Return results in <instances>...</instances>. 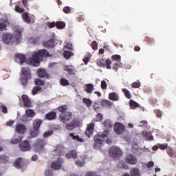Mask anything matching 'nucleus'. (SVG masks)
I'll return each mask as SVG.
<instances>
[{"mask_svg": "<svg viewBox=\"0 0 176 176\" xmlns=\"http://www.w3.org/2000/svg\"><path fill=\"white\" fill-rule=\"evenodd\" d=\"M23 34V29L18 28L14 31V35L12 34L6 33L2 36L3 43L6 45H12V43H19L21 42V34Z\"/></svg>", "mask_w": 176, "mask_h": 176, "instance_id": "obj_1", "label": "nucleus"}, {"mask_svg": "<svg viewBox=\"0 0 176 176\" xmlns=\"http://www.w3.org/2000/svg\"><path fill=\"white\" fill-rule=\"evenodd\" d=\"M47 57H52V54L49 53V51L45 49L40 50L32 54L30 61L36 67V65H39L40 61H43V58H47Z\"/></svg>", "mask_w": 176, "mask_h": 176, "instance_id": "obj_2", "label": "nucleus"}, {"mask_svg": "<svg viewBox=\"0 0 176 176\" xmlns=\"http://www.w3.org/2000/svg\"><path fill=\"white\" fill-rule=\"evenodd\" d=\"M109 155L115 160H118L123 156V151L119 147L113 146L109 149Z\"/></svg>", "mask_w": 176, "mask_h": 176, "instance_id": "obj_3", "label": "nucleus"}, {"mask_svg": "<svg viewBox=\"0 0 176 176\" xmlns=\"http://www.w3.org/2000/svg\"><path fill=\"white\" fill-rule=\"evenodd\" d=\"M46 145V141L43 139H37L34 144V152H41Z\"/></svg>", "mask_w": 176, "mask_h": 176, "instance_id": "obj_4", "label": "nucleus"}, {"mask_svg": "<svg viewBox=\"0 0 176 176\" xmlns=\"http://www.w3.org/2000/svg\"><path fill=\"white\" fill-rule=\"evenodd\" d=\"M125 162L127 164H131V166H135L138 163V160L137 157L133 154H127L125 157Z\"/></svg>", "mask_w": 176, "mask_h": 176, "instance_id": "obj_5", "label": "nucleus"}, {"mask_svg": "<svg viewBox=\"0 0 176 176\" xmlns=\"http://www.w3.org/2000/svg\"><path fill=\"white\" fill-rule=\"evenodd\" d=\"M59 118L60 119V122L62 123H67V122H69L72 119V113L69 111H67L65 113H61L59 116Z\"/></svg>", "mask_w": 176, "mask_h": 176, "instance_id": "obj_6", "label": "nucleus"}, {"mask_svg": "<svg viewBox=\"0 0 176 176\" xmlns=\"http://www.w3.org/2000/svg\"><path fill=\"white\" fill-rule=\"evenodd\" d=\"M19 146L20 151L22 152H28V151H31V144H30V142H28L27 140L21 142Z\"/></svg>", "mask_w": 176, "mask_h": 176, "instance_id": "obj_7", "label": "nucleus"}, {"mask_svg": "<svg viewBox=\"0 0 176 176\" xmlns=\"http://www.w3.org/2000/svg\"><path fill=\"white\" fill-rule=\"evenodd\" d=\"M97 64L99 67H105L106 64V67L107 68V69H111V64H112V61L111 60V59H107L106 61L104 59H100L97 61Z\"/></svg>", "mask_w": 176, "mask_h": 176, "instance_id": "obj_8", "label": "nucleus"}, {"mask_svg": "<svg viewBox=\"0 0 176 176\" xmlns=\"http://www.w3.org/2000/svg\"><path fill=\"white\" fill-rule=\"evenodd\" d=\"M63 163H64V160L61 157H58L56 161L51 163V168H53V170H60Z\"/></svg>", "mask_w": 176, "mask_h": 176, "instance_id": "obj_9", "label": "nucleus"}, {"mask_svg": "<svg viewBox=\"0 0 176 176\" xmlns=\"http://www.w3.org/2000/svg\"><path fill=\"white\" fill-rule=\"evenodd\" d=\"M126 130L124 125L120 122H117L114 124V131L116 134H122Z\"/></svg>", "mask_w": 176, "mask_h": 176, "instance_id": "obj_10", "label": "nucleus"}, {"mask_svg": "<svg viewBox=\"0 0 176 176\" xmlns=\"http://www.w3.org/2000/svg\"><path fill=\"white\" fill-rule=\"evenodd\" d=\"M80 122L78 119L74 118L70 124H67L65 126L66 130H74V127H78L80 124Z\"/></svg>", "mask_w": 176, "mask_h": 176, "instance_id": "obj_11", "label": "nucleus"}, {"mask_svg": "<svg viewBox=\"0 0 176 176\" xmlns=\"http://www.w3.org/2000/svg\"><path fill=\"white\" fill-rule=\"evenodd\" d=\"M26 57L25 55L22 54H16L14 60L16 63H19V64H23L25 62Z\"/></svg>", "mask_w": 176, "mask_h": 176, "instance_id": "obj_12", "label": "nucleus"}, {"mask_svg": "<svg viewBox=\"0 0 176 176\" xmlns=\"http://www.w3.org/2000/svg\"><path fill=\"white\" fill-rule=\"evenodd\" d=\"M93 133H94V124L91 123L87 125L85 134L90 138V136L93 135Z\"/></svg>", "mask_w": 176, "mask_h": 176, "instance_id": "obj_13", "label": "nucleus"}, {"mask_svg": "<svg viewBox=\"0 0 176 176\" xmlns=\"http://www.w3.org/2000/svg\"><path fill=\"white\" fill-rule=\"evenodd\" d=\"M100 136H98L97 135L94 138V141H95V143L94 144V148H99V149L102 146V140L100 139Z\"/></svg>", "mask_w": 176, "mask_h": 176, "instance_id": "obj_14", "label": "nucleus"}, {"mask_svg": "<svg viewBox=\"0 0 176 176\" xmlns=\"http://www.w3.org/2000/svg\"><path fill=\"white\" fill-rule=\"evenodd\" d=\"M21 99L23 103L24 107L26 108H30L31 107V100L27 95H22Z\"/></svg>", "mask_w": 176, "mask_h": 176, "instance_id": "obj_15", "label": "nucleus"}, {"mask_svg": "<svg viewBox=\"0 0 176 176\" xmlns=\"http://www.w3.org/2000/svg\"><path fill=\"white\" fill-rule=\"evenodd\" d=\"M15 130L19 134H24L27 131V127L23 124H18L16 126Z\"/></svg>", "mask_w": 176, "mask_h": 176, "instance_id": "obj_16", "label": "nucleus"}, {"mask_svg": "<svg viewBox=\"0 0 176 176\" xmlns=\"http://www.w3.org/2000/svg\"><path fill=\"white\" fill-rule=\"evenodd\" d=\"M22 75L28 79H31V70L30 68L25 67L21 68Z\"/></svg>", "mask_w": 176, "mask_h": 176, "instance_id": "obj_17", "label": "nucleus"}, {"mask_svg": "<svg viewBox=\"0 0 176 176\" xmlns=\"http://www.w3.org/2000/svg\"><path fill=\"white\" fill-rule=\"evenodd\" d=\"M64 69L66 72H68L69 75H75L76 74V69L72 65H66Z\"/></svg>", "mask_w": 176, "mask_h": 176, "instance_id": "obj_18", "label": "nucleus"}, {"mask_svg": "<svg viewBox=\"0 0 176 176\" xmlns=\"http://www.w3.org/2000/svg\"><path fill=\"white\" fill-rule=\"evenodd\" d=\"M45 119L47 120H54L57 119V113L56 111H50L45 115Z\"/></svg>", "mask_w": 176, "mask_h": 176, "instance_id": "obj_19", "label": "nucleus"}, {"mask_svg": "<svg viewBox=\"0 0 176 176\" xmlns=\"http://www.w3.org/2000/svg\"><path fill=\"white\" fill-rule=\"evenodd\" d=\"M43 121L41 120L37 119L33 122V129L36 131H39V129H41V125L42 124Z\"/></svg>", "mask_w": 176, "mask_h": 176, "instance_id": "obj_20", "label": "nucleus"}, {"mask_svg": "<svg viewBox=\"0 0 176 176\" xmlns=\"http://www.w3.org/2000/svg\"><path fill=\"white\" fill-rule=\"evenodd\" d=\"M67 159H76L78 157V153L75 150L70 151L65 155Z\"/></svg>", "mask_w": 176, "mask_h": 176, "instance_id": "obj_21", "label": "nucleus"}, {"mask_svg": "<svg viewBox=\"0 0 176 176\" xmlns=\"http://www.w3.org/2000/svg\"><path fill=\"white\" fill-rule=\"evenodd\" d=\"M84 90L88 94H91V93H93V90H94V85L93 84H87L84 85Z\"/></svg>", "mask_w": 176, "mask_h": 176, "instance_id": "obj_22", "label": "nucleus"}, {"mask_svg": "<svg viewBox=\"0 0 176 176\" xmlns=\"http://www.w3.org/2000/svg\"><path fill=\"white\" fill-rule=\"evenodd\" d=\"M37 75L39 78H49V74H47L46 70L43 69H39L37 71Z\"/></svg>", "mask_w": 176, "mask_h": 176, "instance_id": "obj_23", "label": "nucleus"}, {"mask_svg": "<svg viewBox=\"0 0 176 176\" xmlns=\"http://www.w3.org/2000/svg\"><path fill=\"white\" fill-rule=\"evenodd\" d=\"M56 42V40L54 38H51L48 41L44 42L43 43V46L45 47H54V43Z\"/></svg>", "mask_w": 176, "mask_h": 176, "instance_id": "obj_24", "label": "nucleus"}, {"mask_svg": "<svg viewBox=\"0 0 176 176\" xmlns=\"http://www.w3.org/2000/svg\"><path fill=\"white\" fill-rule=\"evenodd\" d=\"M22 17H23L24 21H25V23H27L28 24H31V23H34V21H32V19H31V17H30L28 12H24L22 14Z\"/></svg>", "mask_w": 176, "mask_h": 176, "instance_id": "obj_25", "label": "nucleus"}, {"mask_svg": "<svg viewBox=\"0 0 176 176\" xmlns=\"http://www.w3.org/2000/svg\"><path fill=\"white\" fill-rule=\"evenodd\" d=\"M166 153L170 157H176V150L173 149L170 146L167 148Z\"/></svg>", "mask_w": 176, "mask_h": 176, "instance_id": "obj_26", "label": "nucleus"}, {"mask_svg": "<svg viewBox=\"0 0 176 176\" xmlns=\"http://www.w3.org/2000/svg\"><path fill=\"white\" fill-rule=\"evenodd\" d=\"M55 155H58V156H61L64 154V147L58 146L54 151Z\"/></svg>", "mask_w": 176, "mask_h": 176, "instance_id": "obj_27", "label": "nucleus"}, {"mask_svg": "<svg viewBox=\"0 0 176 176\" xmlns=\"http://www.w3.org/2000/svg\"><path fill=\"white\" fill-rule=\"evenodd\" d=\"M109 100L111 101H119V95L116 92H112L109 94Z\"/></svg>", "mask_w": 176, "mask_h": 176, "instance_id": "obj_28", "label": "nucleus"}, {"mask_svg": "<svg viewBox=\"0 0 176 176\" xmlns=\"http://www.w3.org/2000/svg\"><path fill=\"white\" fill-rule=\"evenodd\" d=\"M142 134L147 141H152L153 140V136L151 132L143 131Z\"/></svg>", "mask_w": 176, "mask_h": 176, "instance_id": "obj_29", "label": "nucleus"}, {"mask_svg": "<svg viewBox=\"0 0 176 176\" xmlns=\"http://www.w3.org/2000/svg\"><path fill=\"white\" fill-rule=\"evenodd\" d=\"M100 105L102 107H111L113 105V102L107 100V99H103L100 101Z\"/></svg>", "mask_w": 176, "mask_h": 176, "instance_id": "obj_30", "label": "nucleus"}, {"mask_svg": "<svg viewBox=\"0 0 176 176\" xmlns=\"http://www.w3.org/2000/svg\"><path fill=\"white\" fill-rule=\"evenodd\" d=\"M23 164V158L19 157L18 159H16L14 162V167H16V168H21L22 166L21 164Z\"/></svg>", "mask_w": 176, "mask_h": 176, "instance_id": "obj_31", "label": "nucleus"}, {"mask_svg": "<svg viewBox=\"0 0 176 176\" xmlns=\"http://www.w3.org/2000/svg\"><path fill=\"white\" fill-rule=\"evenodd\" d=\"M129 105L131 109H135V108H140V104H138L137 102L133 100H129Z\"/></svg>", "mask_w": 176, "mask_h": 176, "instance_id": "obj_32", "label": "nucleus"}, {"mask_svg": "<svg viewBox=\"0 0 176 176\" xmlns=\"http://www.w3.org/2000/svg\"><path fill=\"white\" fill-rule=\"evenodd\" d=\"M118 167H120V168H124L125 170H129V165L127 164V163H126V162L123 160L119 162Z\"/></svg>", "mask_w": 176, "mask_h": 176, "instance_id": "obj_33", "label": "nucleus"}, {"mask_svg": "<svg viewBox=\"0 0 176 176\" xmlns=\"http://www.w3.org/2000/svg\"><path fill=\"white\" fill-rule=\"evenodd\" d=\"M108 134H109V131H104L103 133H99L97 134L98 137L105 140V138H108Z\"/></svg>", "mask_w": 176, "mask_h": 176, "instance_id": "obj_34", "label": "nucleus"}, {"mask_svg": "<svg viewBox=\"0 0 176 176\" xmlns=\"http://www.w3.org/2000/svg\"><path fill=\"white\" fill-rule=\"evenodd\" d=\"M67 109H68V106H67L66 104L60 105V107H58V111H59V112H61V113H65Z\"/></svg>", "mask_w": 176, "mask_h": 176, "instance_id": "obj_35", "label": "nucleus"}, {"mask_svg": "<svg viewBox=\"0 0 176 176\" xmlns=\"http://www.w3.org/2000/svg\"><path fill=\"white\" fill-rule=\"evenodd\" d=\"M82 102H84V104H85V105H87L88 108H89V107H91V104H93V101L87 98H84L82 99Z\"/></svg>", "mask_w": 176, "mask_h": 176, "instance_id": "obj_36", "label": "nucleus"}, {"mask_svg": "<svg viewBox=\"0 0 176 176\" xmlns=\"http://www.w3.org/2000/svg\"><path fill=\"white\" fill-rule=\"evenodd\" d=\"M122 92L124 93L126 98H128V100H130V98H131V94L130 93V91H129V89L124 88L122 89Z\"/></svg>", "mask_w": 176, "mask_h": 176, "instance_id": "obj_37", "label": "nucleus"}, {"mask_svg": "<svg viewBox=\"0 0 176 176\" xmlns=\"http://www.w3.org/2000/svg\"><path fill=\"white\" fill-rule=\"evenodd\" d=\"M131 176H140V170L137 168H133L131 170Z\"/></svg>", "mask_w": 176, "mask_h": 176, "instance_id": "obj_38", "label": "nucleus"}, {"mask_svg": "<svg viewBox=\"0 0 176 176\" xmlns=\"http://www.w3.org/2000/svg\"><path fill=\"white\" fill-rule=\"evenodd\" d=\"M102 124L106 127V129H111L113 126V124L111 123V122L109 120H104L102 123Z\"/></svg>", "mask_w": 176, "mask_h": 176, "instance_id": "obj_39", "label": "nucleus"}, {"mask_svg": "<svg viewBox=\"0 0 176 176\" xmlns=\"http://www.w3.org/2000/svg\"><path fill=\"white\" fill-rule=\"evenodd\" d=\"M119 68H122V63H116L113 65L112 69H113V71H115L116 72H118V69Z\"/></svg>", "mask_w": 176, "mask_h": 176, "instance_id": "obj_40", "label": "nucleus"}, {"mask_svg": "<svg viewBox=\"0 0 176 176\" xmlns=\"http://www.w3.org/2000/svg\"><path fill=\"white\" fill-rule=\"evenodd\" d=\"M63 56L65 58L68 60L72 56H74V53L71 51H64Z\"/></svg>", "mask_w": 176, "mask_h": 176, "instance_id": "obj_41", "label": "nucleus"}, {"mask_svg": "<svg viewBox=\"0 0 176 176\" xmlns=\"http://www.w3.org/2000/svg\"><path fill=\"white\" fill-rule=\"evenodd\" d=\"M34 83L36 86H43L45 85V80H41V78H36Z\"/></svg>", "mask_w": 176, "mask_h": 176, "instance_id": "obj_42", "label": "nucleus"}, {"mask_svg": "<svg viewBox=\"0 0 176 176\" xmlns=\"http://www.w3.org/2000/svg\"><path fill=\"white\" fill-rule=\"evenodd\" d=\"M100 104H101L100 101H96L94 102L93 109L96 112H98L100 111Z\"/></svg>", "mask_w": 176, "mask_h": 176, "instance_id": "obj_43", "label": "nucleus"}, {"mask_svg": "<svg viewBox=\"0 0 176 176\" xmlns=\"http://www.w3.org/2000/svg\"><path fill=\"white\" fill-rule=\"evenodd\" d=\"M56 28H58V30H61L63 28H65V23L64 22H61V21H58L56 23Z\"/></svg>", "mask_w": 176, "mask_h": 176, "instance_id": "obj_44", "label": "nucleus"}, {"mask_svg": "<svg viewBox=\"0 0 176 176\" xmlns=\"http://www.w3.org/2000/svg\"><path fill=\"white\" fill-rule=\"evenodd\" d=\"M9 162V157L4 155H0V163H8Z\"/></svg>", "mask_w": 176, "mask_h": 176, "instance_id": "obj_45", "label": "nucleus"}, {"mask_svg": "<svg viewBox=\"0 0 176 176\" xmlns=\"http://www.w3.org/2000/svg\"><path fill=\"white\" fill-rule=\"evenodd\" d=\"M41 90H42V87L39 86H36L32 89V94L33 96H35L38 94V91H41Z\"/></svg>", "mask_w": 176, "mask_h": 176, "instance_id": "obj_46", "label": "nucleus"}, {"mask_svg": "<svg viewBox=\"0 0 176 176\" xmlns=\"http://www.w3.org/2000/svg\"><path fill=\"white\" fill-rule=\"evenodd\" d=\"M60 83L61 86H69V81L65 78H60Z\"/></svg>", "mask_w": 176, "mask_h": 176, "instance_id": "obj_47", "label": "nucleus"}, {"mask_svg": "<svg viewBox=\"0 0 176 176\" xmlns=\"http://www.w3.org/2000/svg\"><path fill=\"white\" fill-rule=\"evenodd\" d=\"M25 113L27 116H29L30 118H34V116H35V112L32 109H26Z\"/></svg>", "mask_w": 176, "mask_h": 176, "instance_id": "obj_48", "label": "nucleus"}, {"mask_svg": "<svg viewBox=\"0 0 176 176\" xmlns=\"http://www.w3.org/2000/svg\"><path fill=\"white\" fill-rule=\"evenodd\" d=\"M30 79H31V78H28V77L22 76L21 80V84L23 85V86H27V85L28 84V80H30Z\"/></svg>", "mask_w": 176, "mask_h": 176, "instance_id": "obj_49", "label": "nucleus"}, {"mask_svg": "<svg viewBox=\"0 0 176 176\" xmlns=\"http://www.w3.org/2000/svg\"><path fill=\"white\" fill-rule=\"evenodd\" d=\"M23 140V136H19L18 138L16 139H12L11 140L10 142L12 144H20V142H21Z\"/></svg>", "mask_w": 176, "mask_h": 176, "instance_id": "obj_50", "label": "nucleus"}, {"mask_svg": "<svg viewBox=\"0 0 176 176\" xmlns=\"http://www.w3.org/2000/svg\"><path fill=\"white\" fill-rule=\"evenodd\" d=\"M144 41L145 42H147L148 45H153V43H155V39H153V38H151L148 36H146Z\"/></svg>", "mask_w": 176, "mask_h": 176, "instance_id": "obj_51", "label": "nucleus"}, {"mask_svg": "<svg viewBox=\"0 0 176 176\" xmlns=\"http://www.w3.org/2000/svg\"><path fill=\"white\" fill-rule=\"evenodd\" d=\"M91 47L93 50H97L98 49V44L97 43V41H93L91 44Z\"/></svg>", "mask_w": 176, "mask_h": 176, "instance_id": "obj_52", "label": "nucleus"}, {"mask_svg": "<svg viewBox=\"0 0 176 176\" xmlns=\"http://www.w3.org/2000/svg\"><path fill=\"white\" fill-rule=\"evenodd\" d=\"M159 148L162 151H164L168 148V144L167 143L159 144Z\"/></svg>", "mask_w": 176, "mask_h": 176, "instance_id": "obj_53", "label": "nucleus"}, {"mask_svg": "<svg viewBox=\"0 0 176 176\" xmlns=\"http://www.w3.org/2000/svg\"><path fill=\"white\" fill-rule=\"evenodd\" d=\"M100 86H101V89H102V90H107V87H108V85L107 84V81L102 80Z\"/></svg>", "mask_w": 176, "mask_h": 176, "instance_id": "obj_54", "label": "nucleus"}, {"mask_svg": "<svg viewBox=\"0 0 176 176\" xmlns=\"http://www.w3.org/2000/svg\"><path fill=\"white\" fill-rule=\"evenodd\" d=\"M38 134H39V131H32L30 132V135L31 137H32L33 138H34V137H36L38 135Z\"/></svg>", "mask_w": 176, "mask_h": 176, "instance_id": "obj_55", "label": "nucleus"}, {"mask_svg": "<svg viewBox=\"0 0 176 176\" xmlns=\"http://www.w3.org/2000/svg\"><path fill=\"white\" fill-rule=\"evenodd\" d=\"M140 87L141 84L140 83V82H135L132 83V87H133V89H139V87Z\"/></svg>", "mask_w": 176, "mask_h": 176, "instance_id": "obj_56", "label": "nucleus"}, {"mask_svg": "<svg viewBox=\"0 0 176 176\" xmlns=\"http://www.w3.org/2000/svg\"><path fill=\"white\" fill-rule=\"evenodd\" d=\"M15 10H16L18 13H24V9L20 8V6H15Z\"/></svg>", "mask_w": 176, "mask_h": 176, "instance_id": "obj_57", "label": "nucleus"}, {"mask_svg": "<svg viewBox=\"0 0 176 176\" xmlns=\"http://www.w3.org/2000/svg\"><path fill=\"white\" fill-rule=\"evenodd\" d=\"M112 58L114 60V61H120L122 57L120 55H113Z\"/></svg>", "mask_w": 176, "mask_h": 176, "instance_id": "obj_58", "label": "nucleus"}, {"mask_svg": "<svg viewBox=\"0 0 176 176\" xmlns=\"http://www.w3.org/2000/svg\"><path fill=\"white\" fill-rule=\"evenodd\" d=\"M52 134H53V131H48L44 133L43 137H44V138H47V137L52 135Z\"/></svg>", "mask_w": 176, "mask_h": 176, "instance_id": "obj_59", "label": "nucleus"}, {"mask_svg": "<svg viewBox=\"0 0 176 176\" xmlns=\"http://www.w3.org/2000/svg\"><path fill=\"white\" fill-rule=\"evenodd\" d=\"M64 49H67L68 50H74L72 47V44L67 43V44L64 47Z\"/></svg>", "mask_w": 176, "mask_h": 176, "instance_id": "obj_60", "label": "nucleus"}, {"mask_svg": "<svg viewBox=\"0 0 176 176\" xmlns=\"http://www.w3.org/2000/svg\"><path fill=\"white\" fill-rule=\"evenodd\" d=\"M154 113L157 118H160L162 116V111L159 109L154 110Z\"/></svg>", "mask_w": 176, "mask_h": 176, "instance_id": "obj_61", "label": "nucleus"}, {"mask_svg": "<svg viewBox=\"0 0 176 176\" xmlns=\"http://www.w3.org/2000/svg\"><path fill=\"white\" fill-rule=\"evenodd\" d=\"M53 175V170H47L45 172V176H52Z\"/></svg>", "mask_w": 176, "mask_h": 176, "instance_id": "obj_62", "label": "nucleus"}, {"mask_svg": "<svg viewBox=\"0 0 176 176\" xmlns=\"http://www.w3.org/2000/svg\"><path fill=\"white\" fill-rule=\"evenodd\" d=\"M64 13L68 14L71 13V8L66 6L63 8Z\"/></svg>", "mask_w": 176, "mask_h": 176, "instance_id": "obj_63", "label": "nucleus"}, {"mask_svg": "<svg viewBox=\"0 0 176 176\" xmlns=\"http://www.w3.org/2000/svg\"><path fill=\"white\" fill-rule=\"evenodd\" d=\"M85 176H97V173L96 172H88Z\"/></svg>", "mask_w": 176, "mask_h": 176, "instance_id": "obj_64", "label": "nucleus"}]
</instances>
